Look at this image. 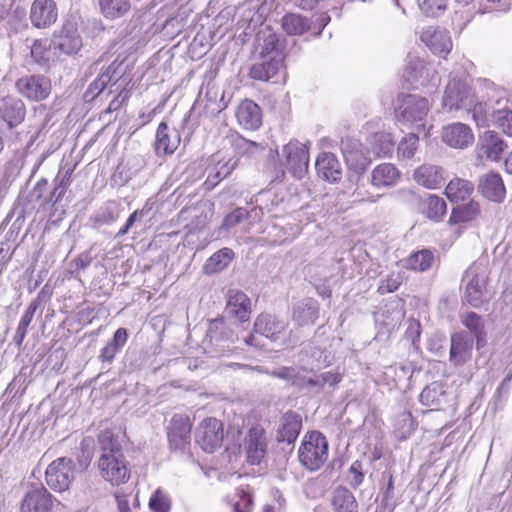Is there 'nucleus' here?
Masks as SVG:
<instances>
[{"label": "nucleus", "instance_id": "f257e3e1", "mask_svg": "<svg viewBox=\"0 0 512 512\" xmlns=\"http://www.w3.org/2000/svg\"><path fill=\"white\" fill-rule=\"evenodd\" d=\"M126 58L118 56L106 69L100 73L88 86L84 96H121L125 86L123 76L130 68Z\"/></svg>", "mask_w": 512, "mask_h": 512}, {"label": "nucleus", "instance_id": "f03ea898", "mask_svg": "<svg viewBox=\"0 0 512 512\" xmlns=\"http://www.w3.org/2000/svg\"><path fill=\"white\" fill-rule=\"evenodd\" d=\"M328 449V442L322 433H308L298 450L299 461L310 471L319 470L328 458Z\"/></svg>", "mask_w": 512, "mask_h": 512}, {"label": "nucleus", "instance_id": "7ed1b4c3", "mask_svg": "<svg viewBox=\"0 0 512 512\" xmlns=\"http://www.w3.org/2000/svg\"><path fill=\"white\" fill-rule=\"evenodd\" d=\"M462 280L466 282L464 300L469 305L479 308L488 302V275L486 268L481 263H473L465 271Z\"/></svg>", "mask_w": 512, "mask_h": 512}, {"label": "nucleus", "instance_id": "20e7f679", "mask_svg": "<svg viewBox=\"0 0 512 512\" xmlns=\"http://www.w3.org/2000/svg\"><path fill=\"white\" fill-rule=\"evenodd\" d=\"M236 339L233 330L223 319H213L209 322L203 347L212 356H221L232 349Z\"/></svg>", "mask_w": 512, "mask_h": 512}, {"label": "nucleus", "instance_id": "39448f33", "mask_svg": "<svg viewBox=\"0 0 512 512\" xmlns=\"http://www.w3.org/2000/svg\"><path fill=\"white\" fill-rule=\"evenodd\" d=\"M435 78V71L425 59L408 54L402 74L403 86L407 89H417L427 85Z\"/></svg>", "mask_w": 512, "mask_h": 512}, {"label": "nucleus", "instance_id": "423d86ee", "mask_svg": "<svg viewBox=\"0 0 512 512\" xmlns=\"http://www.w3.org/2000/svg\"><path fill=\"white\" fill-rule=\"evenodd\" d=\"M46 483L54 491L62 492L69 488L75 479V466L72 459L60 457L46 469Z\"/></svg>", "mask_w": 512, "mask_h": 512}, {"label": "nucleus", "instance_id": "0eeeda50", "mask_svg": "<svg viewBox=\"0 0 512 512\" xmlns=\"http://www.w3.org/2000/svg\"><path fill=\"white\" fill-rule=\"evenodd\" d=\"M223 425L216 418H206L195 432L196 443L205 451L213 453L223 442Z\"/></svg>", "mask_w": 512, "mask_h": 512}, {"label": "nucleus", "instance_id": "6e6552de", "mask_svg": "<svg viewBox=\"0 0 512 512\" xmlns=\"http://www.w3.org/2000/svg\"><path fill=\"white\" fill-rule=\"evenodd\" d=\"M101 476L113 485H119L129 479L130 473L123 454H102L98 460Z\"/></svg>", "mask_w": 512, "mask_h": 512}, {"label": "nucleus", "instance_id": "1a4fd4ad", "mask_svg": "<svg viewBox=\"0 0 512 512\" xmlns=\"http://www.w3.org/2000/svg\"><path fill=\"white\" fill-rule=\"evenodd\" d=\"M288 171L298 179H302L309 166V153L305 144L299 141H290L283 147Z\"/></svg>", "mask_w": 512, "mask_h": 512}, {"label": "nucleus", "instance_id": "9d476101", "mask_svg": "<svg viewBox=\"0 0 512 512\" xmlns=\"http://www.w3.org/2000/svg\"><path fill=\"white\" fill-rule=\"evenodd\" d=\"M51 46L67 55L75 54L81 49L82 40L73 20L64 21L61 28L55 32Z\"/></svg>", "mask_w": 512, "mask_h": 512}, {"label": "nucleus", "instance_id": "9b49d317", "mask_svg": "<svg viewBox=\"0 0 512 512\" xmlns=\"http://www.w3.org/2000/svg\"><path fill=\"white\" fill-rule=\"evenodd\" d=\"M340 150L348 168L357 174H362L370 164V159L357 139L343 138L340 143Z\"/></svg>", "mask_w": 512, "mask_h": 512}, {"label": "nucleus", "instance_id": "f8f14e48", "mask_svg": "<svg viewBox=\"0 0 512 512\" xmlns=\"http://www.w3.org/2000/svg\"><path fill=\"white\" fill-rule=\"evenodd\" d=\"M474 340L464 331L455 332L450 338L449 362L455 367L463 366L472 357Z\"/></svg>", "mask_w": 512, "mask_h": 512}, {"label": "nucleus", "instance_id": "ddd939ff", "mask_svg": "<svg viewBox=\"0 0 512 512\" xmlns=\"http://www.w3.org/2000/svg\"><path fill=\"white\" fill-rule=\"evenodd\" d=\"M243 449L249 464H260L267 450V439L262 427L253 426L248 430Z\"/></svg>", "mask_w": 512, "mask_h": 512}, {"label": "nucleus", "instance_id": "4468645a", "mask_svg": "<svg viewBox=\"0 0 512 512\" xmlns=\"http://www.w3.org/2000/svg\"><path fill=\"white\" fill-rule=\"evenodd\" d=\"M506 148L507 144L497 132L485 131L479 136L476 145L477 158L497 162Z\"/></svg>", "mask_w": 512, "mask_h": 512}, {"label": "nucleus", "instance_id": "2eb2a0df", "mask_svg": "<svg viewBox=\"0 0 512 512\" xmlns=\"http://www.w3.org/2000/svg\"><path fill=\"white\" fill-rule=\"evenodd\" d=\"M53 500L44 486H33L22 498L20 512H52Z\"/></svg>", "mask_w": 512, "mask_h": 512}, {"label": "nucleus", "instance_id": "dca6fc26", "mask_svg": "<svg viewBox=\"0 0 512 512\" xmlns=\"http://www.w3.org/2000/svg\"><path fill=\"white\" fill-rule=\"evenodd\" d=\"M429 109L426 98H402V103L396 109V117L403 123L422 121Z\"/></svg>", "mask_w": 512, "mask_h": 512}, {"label": "nucleus", "instance_id": "f3484780", "mask_svg": "<svg viewBox=\"0 0 512 512\" xmlns=\"http://www.w3.org/2000/svg\"><path fill=\"white\" fill-rule=\"evenodd\" d=\"M442 140L452 148L465 149L473 144L474 134L468 125L457 122L443 127Z\"/></svg>", "mask_w": 512, "mask_h": 512}, {"label": "nucleus", "instance_id": "a211bd4d", "mask_svg": "<svg viewBox=\"0 0 512 512\" xmlns=\"http://www.w3.org/2000/svg\"><path fill=\"white\" fill-rule=\"evenodd\" d=\"M420 40L434 53L447 55L452 49V40L446 30L428 26L420 33Z\"/></svg>", "mask_w": 512, "mask_h": 512}, {"label": "nucleus", "instance_id": "6ab92c4d", "mask_svg": "<svg viewBox=\"0 0 512 512\" xmlns=\"http://www.w3.org/2000/svg\"><path fill=\"white\" fill-rule=\"evenodd\" d=\"M170 446L174 449H183L190 443L191 423L187 416L176 414L172 417L168 428Z\"/></svg>", "mask_w": 512, "mask_h": 512}, {"label": "nucleus", "instance_id": "aec40b11", "mask_svg": "<svg viewBox=\"0 0 512 512\" xmlns=\"http://www.w3.org/2000/svg\"><path fill=\"white\" fill-rule=\"evenodd\" d=\"M57 7L53 0H35L30 10V20L36 28H46L57 20Z\"/></svg>", "mask_w": 512, "mask_h": 512}, {"label": "nucleus", "instance_id": "412c9836", "mask_svg": "<svg viewBox=\"0 0 512 512\" xmlns=\"http://www.w3.org/2000/svg\"><path fill=\"white\" fill-rule=\"evenodd\" d=\"M257 42L260 48V58H285L283 41L270 29L265 28L259 31Z\"/></svg>", "mask_w": 512, "mask_h": 512}, {"label": "nucleus", "instance_id": "4be33fe9", "mask_svg": "<svg viewBox=\"0 0 512 512\" xmlns=\"http://www.w3.org/2000/svg\"><path fill=\"white\" fill-rule=\"evenodd\" d=\"M226 311L241 322L249 320L251 313V301L249 297L238 289H230L226 295Z\"/></svg>", "mask_w": 512, "mask_h": 512}, {"label": "nucleus", "instance_id": "5701e85b", "mask_svg": "<svg viewBox=\"0 0 512 512\" xmlns=\"http://www.w3.org/2000/svg\"><path fill=\"white\" fill-rule=\"evenodd\" d=\"M236 118L245 129L256 130L262 123V112L258 104L245 98L237 107Z\"/></svg>", "mask_w": 512, "mask_h": 512}, {"label": "nucleus", "instance_id": "b1692460", "mask_svg": "<svg viewBox=\"0 0 512 512\" xmlns=\"http://www.w3.org/2000/svg\"><path fill=\"white\" fill-rule=\"evenodd\" d=\"M180 144L179 132L162 122L156 132L155 151L158 156L172 154Z\"/></svg>", "mask_w": 512, "mask_h": 512}, {"label": "nucleus", "instance_id": "393cba45", "mask_svg": "<svg viewBox=\"0 0 512 512\" xmlns=\"http://www.w3.org/2000/svg\"><path fill=\"white\" fill-rule=\"evenodd\" d=\"M315 168L318 176L325 181L336 183L341 179V165L333 153H321L316 159Z\"/></svg>", "mask_w": 512, "mask_h": 512}, {"label": "nucleus", "instance_id": "a878e982", "mask_svg": "<svg viewBox=\"0 0 512 512\" xmlns=\"http://www.w3.org/2000/svg\"><path fill=\"white\" fill-rule=\"evenodd\" d=\"M479 190L490 201L500 203L504 200L506 189L500 174L489 172L479 180Z\"/></svg>", "mask_w": 512, "mask_h": 512}, {"label": "nucleus", "instance_id": "bb28decb", "mask_svg": "<svg viewBox=\"0 0 512 512\" xmlns=\"http://www.w3.org/2000/svg\"><path fill=\"white\" fill-rule=\"evenodd\" d=\"M17 91L25 96H48L51 91L50 80L42 75L20 78L16 82Z\"/></svg>", "mask_w": 512, "mask_h": 512}, {"label": "nucleus", "instance_id": "cd10ccee", "mask_svg": "<svg viewBox=\"0 0 512 512\" xmlns=\"http://www.w3.org/2000/svg\"><path fill=\"white\" fill-rule=\"evenodd\" d=\"M302 427L301 416L293 411L286 412L280 419L277 430V440L292 444L297 439Z\"/></svg>", "mask_w": 512, "mask_h": 512}, {"label": "nucleus", "instance_id": "c85d7f7f", "mask_svg": "<svg viewBox=\"0 0 512 512\" xmlns=\"http://www.w3.org/2000/svg\"><path fill=\"white\" fill-rule=\"evenodd\" d=\"M299 362L303 371L312 372L331 365L332 357L326 350L310 347L301 351Z\"/></svg>", "mask_w": 512, "mask_h": 512}, {"label": "nucleus", "instance_id": "c756f323", "mask_svg": "<svg viewBox=\"0 0 512 512\" xmlns=\"http://www.w3.org/2000/svg\"><path fill=\"white\" fill-rule=\"evenodd\" d=\"M413 178L423 187L437 189L445 180L444 169L437 165L423 164L414 171Z\"/></svg>", "mask_w": 512, "mask_h": 512}, {"label": "nucleus", "instance_id": "7c9ffc66", "mask_svg": "<svg viewBox=\"0 0 512 512\" xmlns=\"http://www.w3.org/2000/svg\"><path fill=\"white\" fill-rule=\"evenodd\" d=\"M319 315V304L313 298H305L293 306L292 319L299 326L313 325Z\"/></svg>", "mask_w": 512, "mask_h": 512}, {"label": "nucleus", "instance_id": "2f4dec72", "mask_svg": "<svg viewBox=\"0 0 512 512\" xmlns=\"http://www.w3.org/2000/svg\"><path fill=\"white\" fill-rule=\"evenodd\" d=\"M284 329L285 323L268 313L260 314L254 323L255 333L263 335L271 340L278 339Z\"/></svg>", "mask_w": 512, "mask_h": 512}, {"label": "nucleus", "instance_id": "473e14b6", "mask_svg": "<svg viewBox=\"0 0 512 512\" xmlns=\"http://www.w3.org/2000/svg\"><path fill=\"white\" fill-rule=\"evenodd\" d=\"M0 117L10 128L19 125L25 117V106L20 98H3Z\"/></svg>", "mask_w": 512, "mask_h": 512}, {"label": "nucleus", "instance_id": "72a5a7b5", "mask_svg": "<svg viewBox=\"0 0 512 512\" xmlns=\"http://www.w3.org/2000/svg\"><path fill=\"white\" fill-rule=\"evenodd\" d=\"M400 178V172L391 163H383L376 166L371 174V183L375 187L394 186Z\"/></svg>", "mask_w": 512, "mask_h": 512}, {"label": "nucleus", "instance_id": "f704fd0d", "mask_svg": "<svg viewBox=\"0 0 512 512\" xmlns=\"http://www.w3.org/2000/svg\"><path fill=\"white\" fill-rule=\"evenodd\" d=\"M261 61L253 64L250 75L253 79L267 81L274 77L282 68L284 59L260 58Z\"/></svg>", "mask_w": 512, "mask_h": 512}, {"label": "nucleus", "instance_id": "c9c22d12", "mask_svg": "<svg viewBox=\"0 0 512 512\" xmlns=\"http://www.w3.org/2000/svg\"><path fill=\"white\" fill-rule=\"evenodd\" d=\"M229 103L227 98H196L191 112L199 116L213 117L223 111Z\"/></svg>", "mask_w": 512, "mask_h": 512}, {"label": "nucleus", "instance_id": "e433bc0d", "mask_svg": "<svg viewBox=\"0 0 512 512\" xmlns=\"http://www.w3.org/2000/svg\"><path fill=\"white\" fill-rule=\"evenodd\" d=\"M474 190V185L465 179L454 178L445 188V194L452 202L465 201Z\"/></svg>", "mask_w": 512, "mask_h": 512}, {"label": "nucleus", "instance_id": "4c0bfd02", "mask_svg": "<svg viewBox=\"0 0 512 512\" xmlns=\"http://www.w3.org/2000/svg\"><path fill=\"white\" fill-rule=\"evenodd\" d=\"M237 166V160L230 158L222 162L218 161L216 165L209 169L205 186L207 189H213L222 179L228 177Z\"/></svg>", "mask_w": 512, "mask_h": 512}, {"label": "nucleus", "instance_id": "58836bf2", "mask_svg": "<svg viewBox=\"0 0 512 512\" xmlns=\"http://www.w3.org/2000/svg\"><path fill=\"white\" fill-rule=\"evenodd\" d=\"M282 28L289 35H302L311 28V22L300 14H287L282 18Z\"/></svg>", "mask_w": 512, "mask_h": 512}, {"label": "nucleus", "instance_id": "ea45409f", "mask_svg": "<svg viewBox=\"0 0 512 512\" xmlns=\"http://www.w3.org/2000/svg\"><path fill=\"white\" fill-rule=\"evenodd\" d=\"M447 205L443 198L436 195H429L422 202L423 214L434 221H439L446 214Z\"/></svg>", "mask_w": 512, "mask_h": 512}, {"label": "nucleus", "instance_id": "a19ab883", "mask_svg": "<svg viewBox=\"0 0 512 512\" xmlns=\"http://www.w3.org/2000/svg\"><path fill=\"white\" fill-rule=\"evenodd\" d=\"M432 251L424 249L411 254L404 260V266L407 269L424 272L431 268L434 263Z\"/></svg>", "mask_w": 512, "mask_h": 512}, {"label": "nucleus", "instance_id": "79ce46f5", "mask_svg": "<svg viewBox=\"0 0 512 512\" xmlns=\"http://www.w3.org/2000/svg\"><path fill=\"white\" fill-rule=\"evenodd\" d=\"M332 504L335 512H358L356 499L352 492L346 488L335 490Z\"/></svg>", "mask_w": 512, "mask_h": 512}, {"label": "nucleus", "instance_id": "37998d69", "mask_svg": "<svg viewBox=\"0 0 512 512\" xmlns=\"http://www.w3.org/2000/svg\"><path fill=\"white\" fill-rule=\"evenodd\" d=\"M480 214V207L477 202L471 201L469 203L459 205L453 208L449 218L450 224L466 223L474 220Z\"/></svg>", "mask_w": 512, "mask_h": 512}, {"label": "nucleus", "instance_id": "c03bdc74", "mask_svg": "<svg viewBox=\"0 0 512 512\" xmlns=\"http://www.w3.org/2000/svg\"><path fill=\"white\" fill-rule=\"evenodd\" d=\"M462 324L475 336L477 348H481L486 341L482 318L474 312H469L462 318Z\"/></svg>", "mask_w": 512, "mask_h": 512}, {"label": "nucleus", "instance_id": "a18cd8bd", "mask_svg": "<svg viewBox=\"0 0 512 512\" xmlns=\"http://www.w3.org/2000/svg\"><path fill=\"white\" fill-rule=\"evenodd\" d=\"M233 254L229 248L215 252L204 264L205 272L210 274L223 270L232 260Z\"/></svg>", "mask_w": 512, "mask_h": 512}, {"label": "nucleus", "instance_id": "49530a36", "mask_svg": "<svg viewBox=\"0 0 512 512\" xmlns=\"http://www.w3.org/2000/svg\"><path fill=\"white\" fill-rule=\"evenodd\" d=\"M99 5L103 15L110 19L121 17L130 9L129 0H99Z\"/></svg>", "mask_w": 512, "mask_h": 512}, {"label": "nucleus", "instance_id": "de8ad7c7", "mask_svg": "<svg viewBox=\"0 0 512 512\" xmlns=\"http://www.w3.org/2000/svg\"><path fill=\"white\" fill-rule=\"evenodd\" d=\"M419 137L416 133H409L402 138L397 147V155L400 159H411L418 148Z\"/></svg>", "mask_w": 512, "mask_h": 512}, {"label": "nucleus", "instance_id": "09e8293b", "mask_svg": "<svg viewBox=\"0 0 512 512\" xmlns=\"http://www.w3.org/2000/svg\"><path fill=\"white\" fill-rule=\"evenodd\" d=\"M120 207L116 202H108L94 217L97 225H108L118 220Z\"/></svg>", "mask_w": 512, "mask_h": 512}, {"label": "nucleus", "instance_id": "8fccbe9b", "mask_svg": "<svg viewBox=\"0 0 512 512\" xmlns=\"http://www.w3.org/2000/svg\"><path fill=\"white\" fill-rule=\"evenodd\" d=\"M491 117L496 127L512 137V110L508 108L499 109L493 111Z\"/></svg>", "mask_w": 512, "mask_h": 512}, {"label": "nucleus", "instance_id": "3c124183", "mask_svg": "<svg viewBox=\"0 0 512 512\" xmlns=\"http://www.w3.org/2000/svg\"><path fill=\"white\" fill-rule=\"evenodd\" d=\"M467 79L468 77L465 74L451 77L445 88V96H463L467 94L469 91Z\"/></svg>", "mask_w": 512, "mask_h": 512}, {"label": "nucleus", "instance_id": "603ef678", "mask_svg": "<svg viewBox=\"0 0 512 512\" xmlns=\"http://www.w3.org/2000/svg\"><path fill=\"white\" fill-rule=\"evenodd\" d=\"M98 442L102 450V454L113 453L122 454L120 449V443L110 430L102 431L98 436Z\"/></svg>", "mask_w": 512, "mask_h": 512}, {"label": "nucleus", "instance_id": "864d4df0", "mask_svg": "<svg viewBox=\"0 0 512 512\" xmlns=\"http://www.w3.org/2000/svg\"><path fill=\"white\" fill-rule=\"evenodd\" d=\"M149 507L154 512H169L171 507L170 497L161 489H157L149 500Z\"/></svg>", "mask_w": 512, "mask_h": 512}, {"label": "nucleus", "instance_id": "5fc2aeb1", "mask_svg": "<svg viewBox=\"0 0 512 512\" xmlns=\"http://www.w3.org/2000/svg\"><path fill=\"white\" fill-rule=\"evenodd\" d=\"M423 13L427 16H438L446 9L447 0H417Z\"/></svg>", "mask_w": 512, "mask_h": 512}, {"label": "nucleus", "instance_id": "6e6d98bb", "mask_svg": "<svg viewBox=\"0 0 512 512\" xmlns=\"http://www.w3.org/2000/svg\"><path fill=\"white\" fill-rule=\"evenodd\" d=\"M235 149L242 154H253L256 151L264 150V146L255 141L248 140L240 135L233 139Z\"/></svg>", "mask_w": 512, "mask_h": 512}, {"label": "nucleus", "instance_id": "4d7b16f0", "mask_svg": "<svg viewBox=\"0 0 512 512\" xmlns=\"http://www.w3.org/2000/svg\"><path fill=\"white\" fill-rule=\"evenodd\" d=\"M374 138L376 145L375 152L378 155L386 156L392 152L394 143L391 134L384 132L377 133Z\"/></svg>", "mask_w": 512, "mask_h": 512}, {"label": "nucleus", "instance_id": "13d9d810", "mask_svg": "<svg viewBox=\"0 0 512 512\" xmlns=\"http://www.w3.org/2000/svg\"><path fill=\"white\" fill-rule=\"evenodd\" d=\"M295 369L296 367L293 366H282L274 370H268L263 367H257V370L259 372L265 373L274 378L281 379L289 385H291Z\"/></svg>", "mask_w": 512, "mask_h": 512}, {"label": "nucleus", "instance_id": "bf43d9fd", "mask_svg": "<svg viewBox=\"0 0 512 512\" xmlns=\"http://www.w3.org/2000/svg\"><path fill=\"white\" fill-rule=\"evenodd\" d=\"M302 368H297L294 371L291 386H294L298 388L299 390H304L308 388H315V386L318 384L316 382V379L313 377H308L305 374H303Z\"/></svg>", "mask_w": 512, "mask_h": 512}, {"label": "nucleus", "instance_id": "052dcab7", "mask_svg": "<svg viewBox=\"0 0 512 512\" xmlns=\"http://www.w3.org/2000/svg\"><path fill=\"white\" fill-rule=\"evenodd\" d=\"M315 379H316V382H318V384L315 386V388H317L318 391H321V390H323L325 385H328L329 387H332V388L336 387L337 384L340 383L342 380V374H340L338 372L328 371V372L322 373Z\"/></svg>", "mask_w": 512, "mask_h": 512}, {"label": "nucleus", "instance_id": "680f3d73", "mask_svg": "<svg viewBox=\"0 0 512 512\" xmlns=\"http://www.w3.org/2000/svg\"><path fill=\"white\" fill-rule=\"evenodd\" d=\"M249 216L248 211L245 208L238 207L234 209L231 213H229L222 222V228L230 229L243 220L247 219Z\"/></svg>", "mask_w": 512, "mask_h": 512}, {"label": "nucleus", "instance_id": "e2e57ef3", "mask_svg": "<svg viewBox=\"0 0 512 512\" xmlns=\"http://www.w3.org/2000/svg\"><path fill=\"white\" fill-rule=\"evenodd\" d=\"M402 278L399 274H390L386 279L381 280L378 286V292L380 294L391 293L396 291L401 285Z\"/></svg>", "mask_w": 512, "mask_h": 512}, {"label": "nucleus", "instance_id": "0e129e2a", "mask_svg": "<svg viewBox=\"0 0 512 512\" xmlns=\"http://www.w3.org/2000/svg\"><path fill=\"white\" fill-rule=\"evenodd\" d=\"M39 306H40L39 298L33 300L29 304V306L27 307L26 311L24 312V314L22 315V317L20 319L17 329L27 332L28 327H29L31 321L33 320L35 312L37 311Z\"/></svg>", "mask_w": 512, "mask_h": 512}, {"label": "nucleus", "instance_id": "69168bd1", "mask_svg": "<svg viewBox=\"0 0 512 512\" xmlns=\"http://www.w3.org/2000/svg\"><path fill=\"white\" fill-rule=\"evenodd\" d=\"M469 112L471 113L473 120L478 126H485L487 124L489 112L486 103H475Z\"/></svg>", "mask_w": 512, "mask_h": 512}, {"label": "nucleus", "instance_id": "338daca9", "mask_svg": "<svg viewBox=\"0 0 512 512\" xmlns=\"http://www.w3.org/2000/svg\"><path fill=\"white\" fill-rule=\"evenodd\" d=\"M253 506V499L250 492L240 490L239 500L234 504L235 512H251Z\"/></svg>", "mask_w": 512, "mask_h": 512}, {"label": "nucleus", "instance_id": "774afa93", "mask_svg": "<svg viewBox=\"0 0 512 512\" xmlns=\"http://www.w3.org/2000/svg\"><path fill=\"white\" fill-rule=\"evenodd\" d=\"M439 391L436 386H427L420 393V401L425 406H432L438 402Z\"/></svg>", "mask_w": 512, "mask_h": 512}]
</instances>
